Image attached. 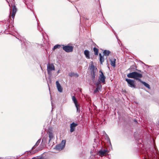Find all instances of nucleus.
I'll list each match as a JSON object with an SVG mask.
<instances>
[{
	"mask_svg": "<svg viewBox=\"0 0 159 159\" xmlns=\"http://www.w3.org/2000/svg\"><path fill=\"white\" fill-rule=\"evenodd\" d=\"M142 74L134 71L130 73L127 75V76L129 78H133L136 80H138L140 81L141 80L140 79L142 77Z\"/></svg>",
	"mask_w": 159,
	"mask_h": 159,
	"instance_id": "nucleus-1",
	"label": "nucleus"
},
{
	"mask_svg": "<svg viewBox=\"0 0 159 159\" xmlns=\"http://www.w3.org/2000/svg\"><path fill=\"white\" fill-rule=\"evenodd\" d=\"M66 141L65 140H62L61 143L58 145H57L55 148L56 150L58 151H61L63 149L66 144Z\"/></svg>",
	"mask_w": 159,
	"mask_h": 159,
	"instance_id": "nucleus-2",
	"label": "nucleus"
},
{
	"mask_svg": "<svg viewBox=\"0 0 159 159\" xmlns=\"http://www.w3.org/2000/svg\"><path fill=\"white\" fill-rule=\"evenodd\" d=\"M55 70V67L52 63H48L47 66V71L48 74L50 75H52V71Z\"/></svg>",
	"mask_w": 159,
	"mask_h": 159,
	"instance_id": "nucleus-3",
	"label": "nucleus"
},
{
	"mask_svg": "<svg viewBox=\"0 0 159 159\" xmlns=\"http://www.w3.org/2000/svg\"><path fill=\"white\" fill-rule=\"evenodd\" d=\"M125 81H127L129 86L132 88H136V85L134 80L130 79H126Z\"/></svg>",
	"mask_w": 159,
	"mask_h": 159,
	"instance_id": "nucleus-4",
	"label": "nucleus"
},
{
	"mask_svg": "<svg viewBox=\"0 0 159 159\" xmlns=\"http://www.w3.org/2000/svg\"><path fill=\"white\" fill-rule=\"evenodd\" d=\"M100 72L101 73V74L100 75V76L98 77V80L103 84H105V80L106 77L102 71L100 70Z\"/></svg>",
	"mask_w": 159,
	"mask_h": 159,
	"instance_id": "nucleus-5",
	"label": "nucleus"
},
{
	"mask_svg": "<svg viewBox=\"0 0 159 159\" xmlns=\"http://www.w3.org/2000/svg\"><path fill=\"white\" fill-rule=\"evenodd\" d=\"M72 101L74 102V103H75V104L76 108L77 111L80 112V106L77 103V100H76L75 96H73L72 97Z\"/></svg>",
	"mask_w": 159,
	"mask_h": 159,
	"instance_id": "nucleus-6",
	"label": "nucleus"
},
{
	"mask_svg": "<svg viewBox=\"0 0 159 159\" xmlns=\"http://www.w3.org/2000/svg\"><path fill=\"white\" fill-rule=\"evenodd\" d=\"M63 49L66 52H72L73 50V47L71 46H65L63 47Z\"/></svg>",
	"mask_w": 159,
	"mask_h": 159,
	"instance_id": "nucleus-7",
	"label": "nucleus"
},
{
	"mask_svg": "<svg viewBox=\"0 0 159 159\" xmlns=\"http://www.w3.org/2000/svg\"><path fill=\"white\" fill-rule=\"evenodd\" d=\"M108 153V151L106 150L101 149L98 152L99 155L101 157L106 155Z\"/></svg>",
	"mask_w": 159,
	"mask_h": 159,
	"instance_id": "nucleus-8",
	"label": "nucleus"
},
{
	"mask_svg": "<svg viewBox=\"0 0 159 159\" xmlns=\"http://www.w3.org/2000/svg\"><path fill=\"white\" fill-rule=\"evenodd\" d=\"M56 87L58 91L60 93L62 92L63 89L59 83L58 81H56Z\"/></svg>",
	"mask_w": 159,
	"mask_h": 159,
	"instance_id": "nucleus-9",
	"label": "nucleus"
},
{
	"mask_svg": "<svg viewBox=\"0 0 159 159\" xmlns=\"http://www.w3.org/2000/svg\"><path fill=\"white\" fill-rule=\"evenodd\" d=\"M77 125V123H75L74 122L70 124V132H72L74 131L75 127Z\"/></svg>",
	"mask_w": 159,
	"mask_h": 159,
	"instance_id": "nucleus-10",
	"label": "nucleus"
},
{
	"mask_svg": "<svg viewBox=\"0 0 159 159\" xmlns=\"http://www.w3.org/2000/svg\"><path fill=\"white\" fill-rule=\"evenodd\" d=\"M17 10L15 7H13L12 8V12L11 15V17L12 18L14 19L16 13V12Z\"/></svg>",
	"mask_w": 159,
	"mask_h": 159,
	"instance_id": "nucleus-11",
	"label": "nucleus"
},
{
	"mask_svg": "<svg viewBox=\"0 0 159 159\" xmlns=\"http://www.w3.org/2000/svg\"><path fill=\"white\" fill-rule=\"evenodd\" d=\"M111 65L113 67H115L116 66V59L115 58L110 59Z\"/></svg>",
	"mask_w": 159,
	"mask_h": 159,
	"instance_id": "nucleus-12",
	"label": "nucleus"
},
{
	"mask_svg": "<svg viewBox=\"0 0 159 159\" xmlns=\"http://www.w3.org/2000/svg\"><path fill=\"white\" fill-rule=\"evenodd\" d=\"M95 84L96 87L98 88L99 89H101L102 85L100 81L98 80V81Z\"/></svg>",
	"mask_w": 159,
	"mask_h": 159,
	"instance_id": "nucleus-13",
	"label": "nucleus"
},
{
	"mask_svg": "<svg viewBox=\"0 0 159 159\" xmlns=\"http://www.w3.org/2000/svg\"><path fill=\"white\" fill-rule=\"evenodd\" d=\"M140 82L142 83L148 89H150L151 88L150 86L148 84L145 82L143 81L142 80H140Z\"/></svg>",
	"mask_w": 159,
	"mask_h": 159,
	"instance_id": "nucleus-14",
	"label": "nucleus"
},
{
	"mask_svg": "<svg viewBox=\"0 0 159 159\" xmlns=\"http://www.w3.org/2000/svg\"><path fill=\"white\" fill-rule=\"evenodd\" d=\"M84 54L87 59L90 58L89 52L87 50H85L84 51Z\"/></svg>",
	"mask_w": 159,
	"mask_h": 159,
	"instance_id": "nucleus-15",
	"label": "nucleus"
},
{
	"mask_svg": "<svg viewBox=\"0 0 159 159\" xmlns=\"http://www.w3.org/2000/svg\"><path fill=\"white\" fill-rule=\"evenodd\" d=\"M99 56L100 57V61L101 63L102 64L103 62L104 61V58L103 56H102L101 53L99 54Z\"/></svg>",
	"mask_w": 159,
	"mask_h": 159,
	"instance_id": "nucleus-16",
	"label": "nucleus"
},
{
	"mask_svg": "<svg viewBox=\"0 0 159 159\" xmlns=\"http://www.w3.org/2000/svg\"><path fill=\"white\" fill-rule=\"evenodd\" d=\"M110 52H111L108 50H105L103 52V53L104 55L108 56L110 54Z\"/></svg>",
	"mask_w": 159,
	"mask_h": 159,
	"instance_id": "nucleus-17",
	"label": "nucleus"
},
{
	"mask_svg": "<svg viewBox=\"0 0 159 159\" xmlns=\"http://www.w3.org/2000/svg\"><path fill=\"white\" fill-rule=\"evenodd\" d=\"M93 49L95 54V55H98V49L95 47H94Z\"/></svg>",
	"mask_w": 159,
	"mask_h": 159,
	"instance_id": "nucleus-18",
	"label": "nucleus"
},
{
	"mask_svg": "<svg viewBox=\"0 0 159 159\" xmlns=\"http://www.w3.org/2000/svg\"><path fill=\"white\" fill-rule=\"evenodd\" d=\"M53 137V134L52 133H50L49 134V141L51 140Z\"/></svg>",
	"mask_w": 159,
	"mask_h": 159,
	"instance_id": "nucleus-19",
	"label": "nucleus"
},
{
	"mask_svg": "<svg viewBox=\"0 0 159 159\" xmlns=\"http://www.w3.org/2000/svg\"><path fill=\"white\" fill-rule=\"evenodd\" d=\"M40 141H41V139H39L38 140L36 143L35 145H34V147H36V146H38V145L39 144Z\"/></svg>",
	"mask_w": 159,
	"mask_h": 159,
	"instance_id": "nucleus-20",
	"label": "nucleus"
},
{
	"mask_svg": "<svg viewBox=\"0 0 159 159\" xmlns=\"http://www.w3.org/2000/svg\"><path fill=\"white\" fill-rule=\"evenodd\" d=\"M60 47H61V46L60 45H56L53 47V49H55L57 48H60Z\"/></svg>",
	"mask_w": 159,
	"mask_h": 159,
	"instance_id": "nucleus-21",
	"label": "nucleus"
},
{
	"mask_svg": "<svg viewBox=\"0 0 159 159\" xmlns=\"http://www.w3.org/2000/svg\"><path fill=\"white\" fill-rule=\"evenodd\" d=\"M33 159H44V158L42 157H37L33 158Z\"/></svg>",
	"mask_w": 159,
	"mask_h": 159,
	"instance_id": "nucleus-22",
	"label": "nucleus"
},
{
	"mask_svg": "<svg viewBox=\"0 0 159 159\" xmlns=\"http://www.w3.org/2000/svg\"><path fill=\"white\" fill-rule=\"evenodd\" d=\"M99 90V89L98 88L96 87V89H95L94 91V93H97L98 92V90Z\"/></svg>",
	"mask_w": 159,
	"mask_h": 159,
	"instance_id": "nucleus-23",
	"label": "nucleus"
},
{
	"mask_svg": "<svg viewBox=\"0 0 159 159\" xmlns=\"http://www.w3.org/2000/svg\"><path fill=\"white\" fill-rule=\"evenodd\" d=\"M75 74H74L73 73H71L69 74V76H70V77H72L74 76H75Z\"/></svg>",
	"mask_w": 159,
	"mask_h": 159,
	"instance_id": "nucleus-24",
	"label": "nucleus"
},
{
	"mask_svg": "<svg viewBox=\"0 0 159 159\" xmlns=\"http://www.w3.org/2000/svg\"><path fill=\"white\" fill-rule=\"evenodd\" d=\"M75 76H76L77 77L78 76V75L77 74H75Z\"/></svg>",
	"mask_w": 159,
	"mask_h": 159,
	"instance_id": "nucleus-25",
	"label": "nucleus"
},
{
	"mask_svg": "<svg viewBox=\"0 0 159 159\" xmlns=\"http://www.w3.org/2000/svg\"><path fill=\"white\" fill-rule=\"evenodd\" d=\"M60 70H59L57 71V73L58 74L60 72Z\"/></svg>",
	"mask_w": 159,
	"mask_h": 159,
	"instance_id": "nucleus-26",
	"label": "nucleus"
},
{
	"mask_svg": "<svg viewBox=\"0 0 159 159\" xmlns=\"http://www.w3.org/2000/svg\"><path fill=\"white\" fill-rule=\"evenodd\" d=\"M103 133L105 134L106 135H107V134H106V133L105 132V131H103Z\"/></svg>",
	"mask_w": 159,
	"mask_h": 159,
	"instance_id": "nucleus-27",
	"label": "nucleus"
},
{
	"mask_svg": "<svg viewBox=\"0 0 159 159\" xmlns=\"http://www.w3.org/2000/svg\"><path fill=\"white\" fill-rule=\"evenodd\" d=\"M158 126H159V122H158Z\"/></svg>",
	"mask_w": 159,
	"mask_h": 159,
	"instance_id": "nucleus-28",
	"label": "nucleus"
},
{
	"mask_svg": "<svg viewBox=\"0 0 159 159\" xmlns=\"http://www.w3.org/2000/svg\"><path fill=\"white\" fill-rule=\"evenodd\" d=\"M135 121L136 122H137L136 120H135Z\"/></svg>",
	"mask_w": 159,
	"mask_h": 159,
	"instance_id": "nucleus-29",
	"label": "nucleus"
}]
</instances>
